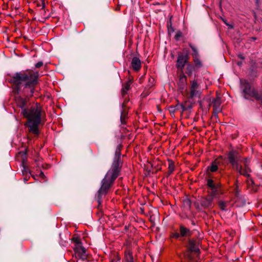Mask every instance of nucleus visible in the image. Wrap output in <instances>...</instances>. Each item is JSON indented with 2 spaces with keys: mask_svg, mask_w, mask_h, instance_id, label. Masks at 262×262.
Returning a JSON list of instances; mask_svg holds the SVG:
<instances>
[{
  "mask_svg": "<svg viewBox=\"0 0 262 262\" xmlns=\"http://www.w3.org/2000/svg\"><path fill=\"white\" fill-rule=\"evenodd\" d=\"M208 168L211 172H213L216 171L218 169V166L216 162L215 161L213 162Z\"/></svg>",
  "mask_w": 262,
  "mask_h": 262,
  "instance_id": "obj_23",
  "label": "nucleus"
},
{
  "mask_svg": "<svg viewBox=\"0 0 262 262\" xmlns=\"http://www.w3.org/2000/svg\"><path fill=\"white\" fill-rule=\"evenodd\" d=\"M41 1V6H42V9H44L45 7V0H40Z\"/></svg>",
  "mask_w": 262,
  "mask_h": 262,
  "instance_id": "obj_35",
  "label": "nucleus"
},
{
  "mask_svg": "<svg viewBox=\"0 0 262 262\" xmlns=\"http://www.w3.org/2000/svg\"><path fill=\"white\" fill-rule=\"evenodd\" d=\"M191 107H192V106H191V105H189V106H188V107H187V109H188V108L190 109V108H191Z\"/></svg>",
  "mask_w": 262,
  "mask_h": 262,
  "instance_id": "obj_40",
  "label": "nucleus"
},
{
  "mask_svg": "<svg viewBox=\"0 0 262 262\" xmlns=\"http://www.w3.org/2000/svg\"><path fill=\"white\" fill-rule=\"evenodd\" d=\"M223 21L224 22V23L227 25V26H229L228 24L227 23V22L226 21V20H224L223 19Z\"/></svg>",
  "mask_w": 262,
  "mask_h": 262,
  "instance_id": "obj_38",
  "label": "nucleus"
},
{
  "mask_svg": "<svg viewBox=\"0 0 262 262\" xmlns=\"http://www.w3.org/2000/svg\"><path fill=\"white\" fill-rule=\"evenodd\" d=\"M182 33L180 31H178L174 36V39L176 40H179L180 38L182 36Z\"/></svg>",
  "mask_w": 262,
  "mask_h": 262,
  "instance_id": "obj_28",
  "label": "nucleus"
},
{
  "mask_svg": "<svg viewBox=\"0 0 262 262\" xmlns=\"http://www.w3.org/2000/svg\"><path fill=\"white\" fill-rule=\"evenodd\" d=\"M181 107L182 108V112H184L186 110H187V108L186 107H185L184 105H183L182 104H181Z\"/></svg>",
  "mask_w": 262,
  "mask_h": 262,
  "instance_id": "obj_34",
  "label": "nucleus"
},
{
  "mask_svg": "<svg viewBox=\"0 0 262 262\" xmlns=\"http://www.w3.org/2000/svg\"><path fill=\"white\" fill-rule=\"evenodd\" d=\"M214 196H212L210 194L208 195L207 196L204 198L201 201V205L204 209H210L212 208L214 206L213 202Z\"/></svg>",
  "mask_w": 262,
  "mask_h": 262,
  "instance_id": "obj_10",
  "label": "nucleus"
},
{
  "mask_svg": "<svg viewBox=\"0 0 262 262\" xmlns=\"http://www.w3.org/2000/svg\"><path fill=\"white\" fill-rule=\"evenodd\" d=\"M39 76L38 71L27 69L8 74L7 80L11 84L15 94L18 95L22 91L27 97H32L38 83Z\"/></svg>",
  "mask_w": 262,
  "mask_h": 262,
  "instance_id": "obj_1",
  "label": "nucleus"
},
{
  "mask_svg": "<svg viewBox=\"0 0 262 262\" xmlns=\"http://www.w3.org/2000/svg\"><path fill=\"white\" fill-rule=\"evenodd\" d=\"M187 77L184 75L183 71L179 75V78L178 82V84L179 86V89L181 90L184 89L187 85Z\"/></svg>",
  "mask_w": 262,
  "mask_h": 262,
  "instance_id": "obj_15",
  "label": "nucleus"
},
{
  "mask_svg": "<svg viewBox=\"0 0 262 262\" xmlns=\"http://www.w3.org/2000/svg\"><path fill=\"white\" fill-rule=\"evenodd\" d=\"M195 70V67L190 64H188L186 67V74L188 76H191L192 74L193 71Z\"/></svg>",
  "mask_w": 262,
  "mask_h": 262,
  "instance_id": "obj_22",
  "label": "nucleus"
},
{
  "mask_svg": "<svg viewBox=\"0 0 262 262\" xmlns=\"http://www.w3.org/2000/svg\"><path fill=\"white\" fill-rule=\"evenodd\" d=\"M175 111H176V108L174 107L171 106L170 107L169 111H170V113L174 114V113L175 112Z\"/></svg>",
  "mask_w": 262,
  "mask_h": 262,
  "instance_id": "obj_32",
  "label": "nucleus"
},
{
  "mask_svg": "<svg viewBox=\"0 0 262 262\" xmlns=\"http://www.w3.org/2000/svg\"><path fill=\"white\" fill-rule=\"evenodd\" d=\"M256 5L257 7H259L260 5V0H256L255 2Z\"/></svg>",
  "mask_w": 262,
  "mask_h": 262,
  "instance_id": "obj_33",
  "label": "nucleus"
},
{
  "mask_svg": "<svg viewBox=\"0 0 262 262\" xmlns=\"http://www.w3.org/2000/svg\"><path fill=\"white\" fill-rule=\"evenodd\" d=\"M42 65H43V62L42 61H39L35 64V67L36 68H39L41 67H42Z\"/></svg>",
  "mask_w": 262,
  "mask_h": 262,
  "instance_id": "obj_31",
  "label": "nucleus"
},
{
  "mask_svg": "<svg viewBox=\"0 0 262 262\" xmlns=\"http://www.w3.org/2000/svg\"><path fill=\"white\" fill-rule=\"evenodd\" d=\"M121 146H118L116 149L113 162L101 181V185L97 192L98 202L100 204L103 196H104L113 185L115 180L120 175L122 166L121 160Z\"/></svg>",
  "mask_w": 262,
  "mask_h": 262,
  "instance_id": "obj_3",
  "label": "nucleus"
},
{
  "mask_svg": "<svg viewBox=\"0 0 262 262\" xmlns=\"http://www.w3.org/2000/svg\"><path fill=\"white\" fill-rule=\"evenodd\" d=\"M111 262H120V258L118 255H114Z\"/></svg>",
  "mask_w": 262,
  "mask_h": 262,
  "instance_id": "obj_29",
  "label": "nucleus"
},
{
  "mask_svg": "<svg viewBox=\"0 0 262 262\" xmlns=\"http://www.w3.org/2000/svg\"><path fill=\"white\" fill-rule=\"evenodd\" d=\"M228 159L232 167L236 171L240 170L239 161L241 159L235 151H231L228 154Z\"/></svg>",
  "mask_w": 262,
  "mask_h": 262,
  "instance_id": "obj_5",
  "label": "nucleus"
},
{
  "mask_svg": "<svg viewBox=\"0 0 262 262\" xmlns=\"http://www.w3.org/2000/svg\"><path fill=\"white\" fill-rule=\"evenodd\" d=\"M183 206L187 210H190L191 206V201L188 199H185L183 201Z\"/></svg>",
  "mask_w": 262,
  "mask_h": 262,
  "instance_id": "obj_21",
  "label": "nucleus"
},
{
  "mask_svg": "<svg viewBox=\"0 0 262 262\" xmlns=\"http://www.w3.org/2000/svg\"><path fill=\"white\" fill-rule=\"evenodd\" d=\"M75 251L77 256H78L80 259H81L83 260H86L87 259L86 249L83 247H81L78 250H76Z\"/></svg>",
  "mask_w": 262,
  "mask_h": 262,
  "instance_id": "obj_17",
  "label": "nucleus"
},
{
  "mask_svg": "<svg viewBox=\"0 0 262 262\" xmlns=\"http://www.w3.org/2000/svg\"><path fill=\"white\" fill-rule=\"evenodd\" d=\"M241 161L239 162L243 163L244 167L239 164L240 170L237 171V172L239 174L243 175L246 178H249L251 172V169L249 167L250 160L247 158H245L243 160L241 159Z\"/></svg>",
  "mask_w": 262,
  "mask_h": 262,
  "instance_id": "obj_7",
  "label": "nucleus"
},
{
  "mask_svg": "<svg viewBox=\"0 0 262 262\" xmlns=\"http://www.w3.org/2000/svg\"><path fill=\"white\" fill-rule=\"evenodd\" d=\"M131 66L135 71H139L141 68V61L140 59L137 57H133L131 62Z\"/></svg>",
  "mask_w": 262,
  "mask_h": 262,
  "instance_id": "obj_16",
  "label": "nucleus"
},
{
  "mask_svg": "<svg viewBox=\"0 0 262 262\" xmlns=\"http://www.w3.org/2000/svg\"><path fill=\"white\" fill-rule=\"evenodd\" d=\"M15 102L17 106L21 109V114L27 119L25 126L28 128L29 133L38 136L39 125L45 122L43 117L45 113L41 107L36 104L29 107L28 100L20 96L15 97Z\"/></svg>",
  "mask_w": 262,
  "mask_h": 262,
  "instance_id": "obj_2",
  "label": "nucleus"
},
{
  "mask_svg": "<svg viewBox=\"0 0 262 262\" xmlns=\"http://www.w3.org/2000/svg\"><path fill=\"white\" fill-rule=\"evenodd\" d=\"M219 206L222 210H226V208L227 206V203L225 201H220L218 203Z\"/></svg>",
  "mask_w": 262,
  "mask_h": 262,
  "instance_id": "obj_26",
  "label": "nucleus"
},
{
  "mask_svg": "<svg viewBox=\"0 0 262 262\" xmlns=\"http://www.w3.org/2000/svg\"><path fill=\"white\" fill-rule=\"evenodd\" d=\"M241 89L245 99H249L253 97L262 103V94H259L247 80L241 81Z\"/></svg>",
  "mask_w": 262,
  "mask_h": 262,
  "instance_id": "obj_4",
  "label": "nucleus"
},
{
  "mask_svg": "<svg viewBox=\"0 0 262 262\" xmlns=\"http://www.w3.org/2000/svg\"><path fill=\"white\" fill-rule=\"evenodd\" d=\"M207 185L210 190L209 194L215 196L222 193L221 184L219 183H215L212 179H208L207 180Z\"/></svg>",
  "mask_w": 262,
  "mask_h": 262,
  "instance_id": "obj_6",
  "label": "nucleus"
},
{
  "mask_svg": "<svg viewBox=\"0 0 262 262\" xmlns=\"http://www.w3.org/2000/svg\"><path fill=\"white\" fill-rule=\"evenodd\" d=\"M200 84L196 80H193L190 81L189 98L192 99L194 97L199 96L200 94Z\"/></svg>",
  "mask_w": 262,
  "mask_h": 262,
  "instance_id": "obj_9",
  "label": "nucleus"
},
{
  "mask_svg": "<svg viewBox=\"0 0 262 262\" xmlns=\"http://www.w3.org/2000/svg\"><path fill=\"white\" fill-rule=\"evenodd\" d=\"M124 258L126 262H134L132 251L127 248L124 252Z\"/></svg>",
  "mask_w": 262,
  "mask_h": 262,
  "instance_id": "obj_19",
  "label": "nucleus"
},
{
  "mask_svg": "<svg viewBox=\"0 0 262 262\" xmlns=\"http://www.w3.org/2000/svg\"><path fill=\"white\" fill-rule=\"evenodd\" d=\"M221 98L219 95H217L216 98H213L212 101V105L213 107V114L214 116H217L218 113L221 111Z\"/></svg>",
  "mask_w": 262,
  "mask_h": 262,
  "instance_id": "obj_13",
  "label": "nucleus"
},
{
  "mask_svg": "<svg viewBox=\"0 0 262 262\" xmlns=\"http://www.w3.org/2000/svg\"><path fill=\"white\" fill-rule=\"evenodd\" d=\"M188 56L187 54L179 53L176 63V67L178 69L183 71L185 66L188 62Z\"/></svg>",
  "mask_w": 262,
  "mask_h": 262,
  "instance_id": "obj_11",
  "label": "nucleus"
},
{
  "mask_svg": "<svg viewBox=\"0 0 262 262\" xmlns=\"http://www.w3.org/2000/svg\"><path fill=\"white\" fill-rule=\"evenodd\" d=\"M167 28L168 33H171L174 31V29L172 26V24L171 21H170L169 24H167Z\"/></svg>",
  "mask_w": 262,
  "mask_h": 262,
  "instance_id": "obj_27",
  "label": "nucleus"
},
{
  "mask_svg": "<svg viewBox=\"0 0 262 262\" xmlns=\"http://www.w3.org/2000/svg\"><path fill=\"white\" fill-rule=\"evenodd\" d=\"M239 57L241 58V59H244V57L242 55H239Z\"/></svg>",
  "mask_w": 262,
  "mask_h": 262,
  "instance_id": "obj_39",
  "label": "nucleus"
},
{
  "mask_svg": "<svg viewBox=\"0 0 262 262\" xmlns=\"http://www.w3.org/2000/svg\"><path fill=\"white\" fill-rule=\"evenodd\" d=\"M256 38L255 37H252L250 38L249 40L250 41H254L256 40Z\"/></svg>",
  "mask_w": 262,
  "mask_h": 262,
  "instance_id": "obj_37",
  "label": "nucleus"
},
{
  "mask_svg": "<svg viewBox=\"0 0 262 262\" xmlns=\"http://www.w3.org/2000/svg\"><path fill=\"white\" fill-rule=\"evenodd\" d=\"M127 112L125 110H123L121 112V116H120V120L122 124L125 123V119L127 117Z\"/></svg>",
  "mask_w": 262,
  "mask_h": 262,
  "instance_id": "obj_24",
  "label": "nucleus"
},
{
  "mask_svg": "<svg viewBox=\"0 0 262 262\" xmlns=\"http://www.w3.org/2000/svg\"><path fill=\"white\" fill-rule=\"evenodd\" d=\"M189 46L193 51L192 57L194 63L195 68L199 69L202 67V63L199 57V53L197 49L193 46L191 43H189Z\"/></svg>",
  "mask_w": 262,
  "mask_h": 262,
  "instance_id": "obj_12",
  "label": "nucleus"
},
{
  "mask_svg": "<svg viewBox=\"0 0 262 262\" xmlns=\"http://www.w3.org/2000/svg\"><path fill=\"white\" fill-rule=\"evenodd\" d=\"M168 174L170 175L174 170V165L171 160H168Z\"/></svg>",
  "mask_w": 262,
  "mask_h": 262,
  "instance_id": "obj_25",
  "label": "nucleus"
},
{
  "mask_svg": "<svg viewBox=\"0 0 262 262\" xmlns=\"http://www.w3.org/2000/svg\"><path fill=\"white\" fill-rule=\"evenodd\" d=\"M73 242L75 244V247L74 248L75 251L82 247V244L80 239L78 237H74L72 239Z\"/></svg>",
  "mask_w": 262,
  "mask_h": 262,
  "instance_id": "obj_20",
  "label": "nucleus"
},
{
  "mask_svg": "<svg viewBox=\"0 0 262 262\" xmlns=\"http://www.w3.org/2000/svg\"><path fill=\"white\" fill-rule=\"evenodd\" d=\"M39 176L42 178H43L45 177V174L44 173H43V172L41 171L39 173Z\"/></svg>",
  "mask_w": 262,
  "mask_h": 262,
  "instance_id": "obj_36",
  "label": "nucleus"
},
{
  "mask_svg": "<svg viewBox=\"0 0 262 262\" xmlns=\"http://www.w3.org/2000/svg\"><path fill=\"white\" fill-rule=\"evenodd\" d=\"M188 249L191 252H194L196 253L200 251L199 243L194 239H190L188 242Z\"/></svg>",
  "mask_w": 262,
  "mask_h": 262,
  "instance_id": "obj_14",
  "label": "nucleus"
},
{
  "mask_svg": "<svg viewBox=\"0 0 262 262\" xmlns=\"http://www.w3.org/2000/svg\"><path fill=\"white\" fill-rule=\"evenodd\" d=\"M25 182H27V179H25Z\"/></svg>",
  "mask_w": 262,
  "mask_h": 262,
  "instance_id": "obj_41",
  "label": "nucleus"
},
{
  "mask_svg": "<svg viewBox=\"0 0 262 262\" xmlns=\"http://www.w3.org/2000/svg\"><path fill=\"white\" fill-rule=\"evenodd\" d=\"M192 232L189 228H186L184 225L180 226V233L174 232L171 233V237L176 239L180 237H189L191 235Z\"/></svg>",
  "mask_w": 262,
  "mask_h": 262,
  "instance_id": "obj_8",
  "label": "nucleus"
},
{
  "mask_svg": "<svg viewBox=\"0 0 262 262\" xmlns=\"http://www.w3.org/2000/svg\"><path fill=\"white\" fill-rule=\"evenodd\" d=\"M247 178L248 179L247 180V182L248 185H253L254 184V181L253 179L250 178V176Z\"/></svg>",
  "mask_w": 262,
  "mask_h": 262,
  "instance_id": "obj_30",
  "label": "nucleus"
},
{
  "mask_svg": "<svg viewBox=\"0 0 262 262\" xmlns=\"http://www.w3.org/2000/svg\"><path fill=\"white\" fill-rule=\"evenodd\" d=\"M132 83V79H128L125 83L123 84L121 90L122 95L123 97H124V96L127 94V92L129 90L130 85Z\"/></svg>",
  "mask_w": 262,
  "mask_h": 262,
  "instance_id": "obj_18",
  "label": "nucleus"
}]
</instances>
